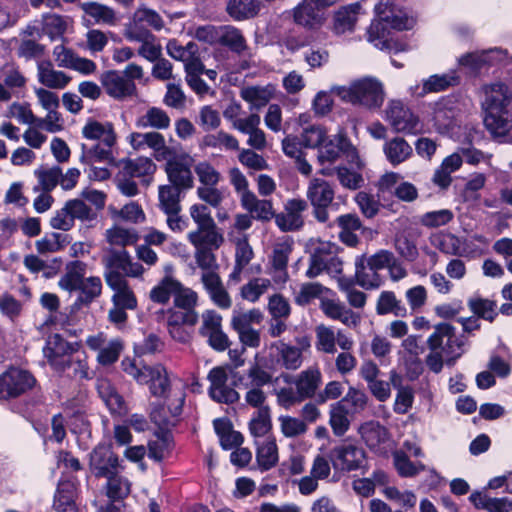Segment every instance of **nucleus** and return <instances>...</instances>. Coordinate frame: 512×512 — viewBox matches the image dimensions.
Listing matches in <instances>:
<instances>
[{
	"label": "nucleus",
	"instance_id": "obj_1",
	"mask_svg": "<svg viewBox=\"0 0 512 512\" xmlns=\"http://www.w3.org/2000/svg\"><path fill=\"white\" fill-rule=\"evenodd\" d=\"M410 9L400 0L380 1L375 6L376 18L371 22L367 33L368 40L375 42V46L388 52H402L407 50V43L393 37L394 31H407L413 29L416 19L411 16Z\"/></svg>",
	"mask_w": 512,
	"mask_h": 512
},
{
	"label": "nucleus",
	"instance_id": "obj_2",
	"mask_svg": "<svg viewBox=\"0 0 512 512\" xmlns=\"http://www.w3.org/2000/svg\"><path fill=\"white\" fill-rule=\"evenodd\" d=\"M511 100L512 93L504 82L492 83L487 87L483 122L493 135L502 136L508 132V106Z\"/></svg>",
	"mask_w": 512,
	"mask_h": 512
},
{
	"label": "nucleus",
	"instance_id": "obj_3",
	"mask_svg": "<svg viewBox=\"0 0 512 512\" xmlns=\"http://www.w3.org/2000/svg\"><path fill=\"white\" fill-rule=\"evenodd\" d=\"M87 264L82 261L69 262L64 274L58 281V286L65 291H78L77 302L80 305H89L102 293V281L97 276L85 278Z\"/></svg>",
	"mask_w": 512,
	"mask_h": 512
},
{
	"label": "nucleus",
	"instance_id": "obj_4",
	"mask_svg": "<svg viewBox=\"0 0 512 512\" xmlns=\"http://www.w3.org/2000/svg\"><path fill=\"white\" fill-rule=\"evenodd\" d=\"M122 365L128 375L138 383L148 385L151 394L157 397H166L173 386L183 384L180 381L171 383L166 368L161 364L137 366L132 361H123Z\"/></svg>",
	"mask_w": 512,
	"mask_h": 512
},
{
	"label": "nucleus",
	"instance_id": "obj_5",
	"mask_svg": "<svg viewBox=\"0 0 512 512\" xmlns=\"http://www.w3.org/2000/svg\"><path fill=\"white\" fill-rule=\"evenodd\" d=\"M265 366L260 355L256 354L254 362L247 370V381L242 383L246 390L244 395L245 403L257 410L269 408L265 405L267 395L263 390V386L271 382L272 375L264 369Z\"/></svg>",
	"mask_w": 512,
	"mask_h": 512
},
{
	"label": "nucleus",
	"instance_id": "obj_6",
	"mask_svg": "<svg viewBox=\"0 0 512 512\" xmlns=\"http://www.w3.org/2000/svg\"><path fill=\"white\" fill-rule=\"evenodd\" d=\"M185 397L184 384L173 386L169 395L164 397V404L151 411L152 421L160 427L174 426L182 413Z\"/></svg>",
	"mask_w": 512,
	"mask_h": 512
},
{
	"label": "nucleus",
	"instance_id": "obj_7",
	"mask_svg": "<svg viewBox=\"0 0 512 512\" xmlns=\"http://www.w3.org/2000/svg\"><path fill=\"white\" fill-rule=\"evenodd\" d=\"M127 142L135 151L150 149L157 161L168 160L173 157L174 152L166 144L165 137L157 132H132L127 136Z\"/></svg>",
	"mask_w": 512,
	"mask_h": 512
},
{
	"label": "nucleus",
	"instance_id": "obj_8",
	"mask_svg": "<svg viewBox=\"0 0 512 512\" xmlns=\"http://www.w3.org/2000/svg\"><path fill=\"white\" fill-rule=\"evenodd\" d=\"M35 382L30 372L12 367L0 375V399L19 397L31 390Z\"/></svg>",
	"mask_w": 512,
	"mask_h": 512
},
{
	"label": "nucleus",
	"instance_id": "obj_9",
	"mask_svg": "<svg viewBox=\"0 0 512 512\" xmlns=\"http://www.w3.org/2000/svg\"><path fill=\"white\" fill-rule=\"evenodd\" d=\"M306 197L313 208L314 217L319 222H326L329 219L327 208L334 199L331 185L324 179L314 177L308 183Z\"/></svg>",
	"mask_w": 512,
	"mask_h": 512
},
{
	"label": "nucleus",
	"instance_id": "obj_10",
	"mask_svg": "<svg viewBox=\"0 0 512 512\" xmlns=\"http://www.w3.org/2000/svg\"><path fill=\"white\" fill-rule=\"evenodd\" d=\"M293 250V242L284 239L275 243L271 254L268 256L267 273L276 285L283 286L289 280L288 262Z\"/></svg>",
	"mask_w": 512,
	"mask_h": 512
},
{
	"label": "nucleus",
	"instance_id": "obj_11",
	"mask_svg": "<svg viewBox=\"0 0 512 512\" xmlns=\"http://www.w3.org/2000/svg\"><path fill=\"white\" fill-rule=\"evenodd\" d=\"M384 102L382 83L373 77L354 80V105L359 104L369 110L379 109Z\"/></svg>",
	"mask_w": 512,
	"mask_h": 512
},
{
	"label": "nucleus",
	"instance_id": "obj_12",
	"mask_svg": "<svg viewBox=\"0 0 512 512\" xmlns=\"http://www.w3.org/2000/svg\"><path fill=\"white\" fill-rule=\"evenodd\" d=\"M307 202L303 199H288L283 210L275 213V224L282 232H293L300 230L304 225V212L307 210Z\"/></svg>",
	"mask_w": 512,
	"mask_h": 512
},
{
	"label": "nucleus",
	"instance_id": "obj_13",
	"mask_svg": "<svg viewBox=\"0 0 512 512\" xmlns=\"http://www.w3.org/2000/svg\"><path fill=\"white\" fill-rule=\"evenodd\" d=\"M89 467L95 477L106 478L119 473L121 465L110 446L98 445L90 454Z\"/></svg>",
	"mask_w": 512,
	"mask_h": 512
},
{
	"label": "nucleus",
	"instance_id": "obj_14",
	"mask_svg": "<svg viewBox=\"0 0 512 512\" xmlns=\"http://www.w3.org/2000/svg\"><path fill=\"white\" fill-rule=\"evenodd\" d=\"M79 349L78 343H69L60 335H51L43 348L45 358L49 364L57 371H66V359Z\"/></svg>",
	"mask_w": 512,
	"mask_h": 512
},
{
	"label": "nucleus",
	"instance_id": "obj_15",
	"mask_svg": "<svg viewBox=\"0 0 512 512\" xmlns=\"http://www.w3.org/2000/svg\"><path fill=\"white\" fill-rule=\"evenodd\" d=\"M386 115L395 132L415 134L418 131L419 117L401 101H391L386 110Z\"/></svg>",
	"mask_w": 512,
	"mask_h": 512
},
{
	"label": "nucleus",
	"instance_id": "obj_16",
	"mask_svg": "<svg viewBox=\"0 0 512 512\" xmlns=\"http://www.w3.org/2000/svg\"><path fill=\"white\" fill-rule=\"evenodd\" d=\"M210 387V397L219 403L231 404L239 400V393L228 386V373L226 368L218 366L210 370L207 376Z\"/></svg>",
	"mask_w": 512,
	"mask_h": 512
},
{
	"label": "nucleus",
	"instance_id": "obj_17",
	"mask_svg": "<svg viewBox=\"0 0 512 512\" xmlns=\"http://www.w3.org/2000/svg\"><path fill=\"white\" fill-rule=\"evenodd\" d=\"M101 84L105 92L116 100L131 98L137 93L135 83L116 70L103 73L101 76Z\"/></svg>",
	"mask_w": 512,
	"mask_h": 512
},
{
	"label": "nucleus",
	"instance_id": "obj_18",
	"mask_svg": "<svg viewBox=\"0 0 512 512\" xmlns=\"http://www.w3.org/2000/svg\"><path fill=\"white\" fill-rule=\"evenodd\" d=\"M284 382L293 384L299 395L305 399L312 398L316 395V391L322 383V374L318 367H309L295 376H283Z\"/></svg>",
	"mask_w": 512,
	"mask_h": 512
},
{
	"label": "nucleus",
	"instance_id": "obj_19",
	"mask_svg": "<svg viewBox=\"0 0 512 512\" xmlns=\"http://www.w3.org/2000/svg\"><path fill=\"white\" fill-rule=\"evenodd\" d=\"M191 157L184 155L180 159L165 160V172L171 185L182 190L191 189L194 185L193 175L190 169Z\"/></svg>",
	"mask_w": 512,
	"mask_h": 512
},
{
	"label": "nucleus",
	"instance_id": "obj_20",
	"mask_svg": "<svg viewBox=\"0 0 512 512\" xmlns=\"http://www.w3.org/2000/svg\"><path fill=\"white\" fill-rule=\"evenodd\" d=\"M201 281L210 299L217 307L226 310L232 306V299L217 273L213 271L203 272Z\"/></svg>",
	"mask_w": 512,
	"mask_h": 512
},
{
	"label": "nucleus",
	"instance_id": "obj_21",
	"mask_svg": "<svg viewBox=\"0 0 512 512\" xmlns=\"http://www.w3.org/2000/svg\"><path fill=\"white\" fill-rule=\"evenodd\" d=\"M321 7H317L311 0H302L294 8V21L305 28H319L325 21V16Z\"/></svg>",
	"mask_w": 512,
	"mask_h": 512
},
{
	"label": "nucleus",
	"instance_id": "obj_22",
	"mask_svg": "<svg viewBox=\"0 0 512 512\" xmlns=\"http://www.w3.org/2000/svg\"><path fill=\"white\" fill-rule=\"evenodd\" d=\"M256 448V464L261 471H268L275 467L279 460L276 439L268 435L262 440H254Z\"/></svg>",
	"mask_w": 512,
	"mask_h": 512
},
{
	"label": "nucleus",
	"instance_id": "obj_23",
	"mask_svg": "<svg viewBox=\"0 0 512 512\" xmlns=\"http://www.w3.org/2000/svg\"><path fill=\"white\" fill-rule=\"evenodd\" d=\"M350 147V141L347 133L343 129H339L333 139L324 142L318 152V161L323 164L325 162H334L341 153L346 152Z\"/></svg>",
	"mask_w": 512,
	"mask_h": 512
},
{
	"label": "nucleus",
	"instance_id": "obj_24",
	"mask_svg": "<svg viewBox=\"0 0 512 512\" xmlns=\"http://www.w3.org/2000/svg\"><path fill=\"white\" fill-rule=\"evenodd\" d=\"M336 246L330 242L319 241L315 246L310 258V265L306 271V276L314 278L320 275L326 266V263L334 258Z\"/></svg>",
	"mask_w": 512,
	"mask_h": 512
},
{
	"label": "nucleus",
	"instance_id": "obj_25",
	"mask_svg": "<svg viewBox=\"0 0 512 512\" xmlns=\"http://www.w3.org/2000/svg\"><path fill=\"white\" fill-rule=\"evenodd\" d=\"M77 487L72 481H61L54 495L53 509L56 512H77Z\"/></svg>",
	"mask_w": 512,
	"mask_h": 512
},
{
	"label": "nucleus",
	"instance_id": "obj_26",
	"mask_svg": "<svg viewBox=\"0 0 512 512\" xmlns=\"http://www.w3.org/2000/svg\"><path fill=\"white\" fill-rule=\"evenodd\" d=\"M37 78L42 85L50 89H63L71 80V77L63 71L55 70L49 61L38 63Z\"/></svg>",
	"mask_w": 512,
	"mask_h": 512
},
{
	"label": "nucleus",
	"instance_id": "obj_27",
	"mask_svg": "<svg viewBox=\"0 0 512 512\" xmlns=\"http://www.w3.org/2000/svg\"><path fill=\"white\" fill-rule=\"evenodd\" d=\"M461 83V77L456 70H451L444 74H433L423 81L420 96L429 93H438L446 91L451 87H456Z\"/></svg>",
	"mask_w": 512,
	"mask_h": 512
},
{
	"label": "nucleus",
	"instance_id": "obj_28",
	"mask_svg": "<svg viewBox=\"0 0 512 512\" xmlns=\"http://www.w3.org/2000/svg\"><path fill=\"white\" fill-rule=\"evenodd\" d=\"M352 410V402L347 398H343L331 407L330 424L334 434L342 436L350 427V411Z\"/></svg>",
	"mask_w": 512,
	"mask_h": 512
},
{
	"label": "nucleus",
	"instance_id": "obj_29",
	"mask_svg": "<svg viewBox=\"0 0 512 512\" xmlns=\"http://www.w3.org/2000/svg\"><path fill=\"white\" fill-rule=\"evenodd\" d=\"M82 135L89 140H98L105 146H114L116 134L111 123L88 121L82 128Z\"/></svg>",
	"mask_w": 512,
	"mask_h": 512
},
{
	"label": "nucleus",
	"instance_id": "obj_30",
	"mask_svg": "<svg viewBox=\"0 0 512 512\" xmlns=\"http://www.w3.org/2000/svg\"><path fill=\"white\" fill-rule=\"evenodd\" d=\"M244 209L252 214L253 218L261 221H269L275 218L273 204L270 200L258 199L254 193H246L241 197Z\"/></svg>",
	"mask_w": 512,
	"mask_h": 512
},
{
	"label": "nucleus",
	"instance_id": "obj_31",
	"mask_svg": "<svg viewBox=\"0 0 512 512\" xmlns=\"http://www.w3.org/2000/svg\"><path fill=\"white\" fill-rule=\"evenodd\" d=\"M362 440L372 451H378L388 439V430L378 421H368L358 428Z\"/></svg>",
	"mask_w": 512,
	"mask_h": 512
},
{
	"label": "nucleus",
	"instance_id": "obj_32",
	"mask_svg": "<svg viewBox=\"0 0 512 512\" xmlns=\"http://www.w3.org/2000/svg\"><path fill=\"white\" fill-rule=\"evenodd\" d=\"M166 49L170 57L184 63L185 71L189 69L190 64L199 65L202 63L199 58L198 46L193 42L183 46L176 40H170Z\"/></svg>",
	"mask_w": 512,
	"mask_h": 512
},
{
	"label": "nucleus",
	"instance_id": "obj_33",
	"mask_svg": "<svg viewBox=\"0 0 512 512\" xmlns=\"http://www.w3.org/2000/svg\"><path fill=\"white\" fill-rule=\"evenodd\" d=\"M112 147L113 146H105L101 142L91 146L82 144L80 162L86 165H92L100 162L108 165H116V159L113 156Z\"/></svg>",
	"mask_w": 512,
	"mask_h": 512
},
{
	"label": "nucleus",
	"instance_id": "obj_34",
	"mask_svg": "<svg viewBox=\"0 0 512 512\" xmlns=\"http://www.w3.org/2000/svg\"><path fill=\"white\" fill-rule=\"evenodd\" d=\"M187 239L193 247L202 246L213 250H217L224 243V236L216 224L213 228L190 231Z\"/></svg>",
	"mask_w": 512,
	"mask_h": 512
},
{
	"label": "nucleus",
	"instance_id": "obj_35",
	"mask_svg": "<svg viewBox=\"0 0 512 512\" xmlns=\"http://www.w3.org/2000/svg\"><path fill=\"white\" fill-rule=\"evenodd\" d=\"M274 88L267 86H246L240 90V97L250 104L251 109L259 110L274 97Z\"/></svg>",
	"mask_w": 512,
	"mask_h": 512
},
{
	"label": "nucleus",
	"instance_id": "obj_36",
	"mask_svg": "<svg viewBox=\"0 0 512 512\" xmlns=\"http://www.w3.org/2000/svg\"><path fill=\"white\" fill-rule=\"evenodd\" d=\"M493 54L506 55L507 51L502 49H490L481 53L468 52L463 54L458 62L461 66L468 67L475 72L481 71L485 66L494 65Z\"/></svg>",
	"mask_w": 512,
	"mask_h": 512
},
{
	"label": "nucleus",
	"instance_id": "obj_37",
	"mask_svg": "<svg viewBox=\"0 0 512 512\" xmlns=\"http://www.w3.org/2000/svg\"><path fill=\"white\" fill-rule=\"evenodd\" d=\"M235 266L230 278L236 282L241 280V274L254 257L247 236L243 235L235 240Z\"/></svg>",
	"mask_w": 512,
	"mask_h": 512
},
{
	"label": "nucleus",
	"instance_id": "obj_38",
	"mask_svg": "<svg viewBox=\"0 0 512 512\" xmlns=\"http://www.w3.org/2000/svg\"><path fill=\"white\" fill-rule=\"evenodd\" d=\"M260 122V116L257 113H251L250 121L239 131L248 135L247 145L257 151H263L267 147L266 134L260 128Z\"/></svg>",
	"mask_w": 512,
	"mask_h": 512
},
{
	"label": "nucleus",
	"instance_id": "obj_39",
	"mask_svg": "<svg viewBox=\"0 0 512 512\" xmlns=\"http://www.w3.org/2000/svg\"><path fill=\"white\" fill-rule=\"evenodd\" d=\"M170 123L171 119L164 110L158 107H150L136 119L135 125L140 129L165 130L169 128Z\"/></svg>",
	"mask_w": 512,
	"mask_h": 512
},
{
	"label": "nucleus",
	"instance_id": "obj_40",
	"mask_svg": "<svg viewBox=\"0 0 512 512\" xmlns=\"http://www.w3.org/2000/svg\"><path fill=\"white\" fill-rule=\"evenodd\" d=\"M123 173L130 177H146L155 173L157 166L149 157L123 159L120 161Z\"/></svg>",
	"mask_w": 512,
	"mask_h": 512
},
{
	"label": "nucleus",
	"instance_id": "obj_41",
	"mask_svg": "<svg viewBox=\"0 0 512 512\" xmlns=\"http://www.w3.org/2000/svg\"><path fill=\"white\" fill-rule=\"evenodd\" d=\"M467 306L474 316L490 323H493L499 314L496 301L481 296L469 298Z\"/></svg>",
	"mask_w": 512,
	"mask_h": 512
},
{
	"label": "nucleus",
	"instance_id": "obj_42",
	"mask_svg": "<svg viewBox=\"0 0 512 512\" xmlns=\"http://www.w3.org/2000/svg\"><path fill=\"white\" fill-rule=\"evenodd\" d=\"M376 313L381 316L393 314L396 317H406L407 309L393 291H382L377 300Z\"/></svg>",
	"mask_w": 512,
	"mask_h": 512
},
{
	"label": "nucleus",
	"instance_id": "obj_43",
	"mask_svg": "<svg viewBox=\"0 0 512 512\" xmlns=\"http://www.w3.org/2000/svg\"><path fill=\"white\" fill-rule=\"evenodd\" d=\"M81 9L86 15L94 19L96 24L113 26L117 22L115 11L98 2H85L81 4Z\"/></svg>",
	"mask_w": 512,
	"mask_h": 512
},
{
	"label": "nucleus",
	"instance_id": "obj_44",
	"mask_svg": "<svg viewBox=\"0 0 512 512\" xmlns=\"http://www.w3.org/2000/svg\"><path fill=\"white\" fill-rule=\"evenodd\" d=\"M384 153L388 161L396 166L411 156L412 148L404 138L395 137L385 143Z\"/></svg>",
	"mask_w": 512,
	"mask_h": 512
},
{
	"label": "nucleus",
	"instance_id": "obj_45",
	"mask_svg": "<svg viewBox=\"0 0 512 512\" xmlns=\"http://www.w3.org/2000/svg\"><path fill=\"white\" fill-rule=\"evenodd\" d=\"M276 348L279 359L278 362L288 370H297L302 365V350L298 347L291 346L279 341L273 345Z\"/></svg>",
	"mask_w": 512,
	"mask_h": 512
},
{
	"label": "nucleus",
	"instance_id": "obj_46",
	"mask_svg": "<svg viewBox=\"0 0 512 512\" xmlns=\"http://www.w3.org/2000/svg\"><path fill=\"white\" fill-rule=\"evenodd\" d=\"M177 279L172 275H165L149 292V299L156 304L165 305L174 295Z\"/></svg>",
	"mask_w": 512,
	"mask_h": 512
},
{
	"label": "nucleus",
	"instance_id": "obj_47",
	"mask_svg": "<svg viewBox=\"0 0 512 512\" xmlns=\"http://www.w3.org/2000/svg\"><path fill=\"white\" fill-rule=\"evenodd\" d=\"M180 188L171 184L161 185L158 188L159 206L163 212H180Z\"/></svg>",
	"mask_w": 512,
	"mask_h": 512
},
{
	"label": "nucleus",
	"instance_id": "obj_48",
	"mask_svg": "<svg viewBox=\"0 0 512 512\" xmlns=\"http://www.w3.org/2000/svg\"><path fill=\"white\" fill-rule=\"evenodd\" d=\"M272 278L257 277L251 279L249 282L241 286L240 296L242 299L255 303L262 295H264L272 286Z\"/></svg>",
	"mask_w": 512,
	"mask_h": 512
},
{
	"label": "nucleus",
	"instance_id": "obj_49",
	"mask_svg": "<svg viewBox=\"0 0 512 512\" xmlns=\"http://www.w3.org/2000/svg\"><path fill=\"white\" fill-rule=\"evenodd\" d=\"M271 430L270 408H260L249 421V431L255 440H262L267 437Z\"/></svg>",
	"mask_w": 512,
	"mask_h": 512
},
{
	"label": "nucleus",
	"instance_id": "obj_50",
	"mask_svg": "<svg viewBox=\"0 0 512 512\" xmlns=\"http://www.w3.org/2000/svg\"><path fill=\"white\" fill-rule=\"evenodd\" d=\"M97 390L109 410L113 413H121L123 399L117 393L111 382L107 379H100L97 382Z\"/></svg>",
	"mask_w": 512,
	"mask_h": 512
},
{
	"label": "nucleus",
	"instance_id": "obj_51",
	"mask_svg": "<svg viewBox=\"0 0 512 512\" xmlns=\"http://www.w3.org/2000/svg\"><path fill=\"white\" fill-rule=\"evenodd\" d=\"M203 145L205 147L224 149L227 151H237L240 149L238 139L223 130L218 131L215 134L206 135L203 138Z\"/></svg>",
	"mask_w": 512,
	"mask_h": 512
},
{
	"label": "nucleus",
	"instance_id": "obj_52",
	"mask_svg": "<svg viewBox=\"0 0 512 512\" xmlns=\"http://www.w3.org/2000/svg\"><path fill=\"white\" fill-rule=\"evenodd\" d=\"M136 38L140 46L137 50V54L149 62H155L161 56L162 47L158 43L156 37L153 34H145L144 37L141 35H133Z\"/></svg>",
	"mask_w": 512,
	"mask_h": 512
},
{
	"label": "nucleus",
	"instance_id": "obj_53",
	"mask_svg": "<svg viewBox=\"0 0 512 512\" xmlns=\"http://www.w3.org/2000/svg\"><path fill=\"white\" fill-rule=\"evenodd\" d=\"M194 172L200 186L218 185L222 181V175L218 169L208 160L199 161L194 165Z\"/></svg>",
	"mask_w": 512,
	"mask_h": 512
},
{
	"label": "nucleus",
	"instance_id": "obj_54",
	"mask_svg": "<svg viewBox=\"0 0 512 512\" xmlns=\"http://www.w3.org/2000/svg\"><path fill=\"white\" fill-rule=\"evenodd\" d=\"M198 302L197 293L189 287L184 286L179 280L173 295V304L176 308L195 311Z\"/></svg>",
	"mask_w": 512,
	"mask_h": 512
},
{
	"label": "nucleus",
	"instance_id": "obj_55",
	"mask_svg": "<svg viewBox=\"0 0 512 512\" xmlns=\"http://www.w3.org/2000/svg\"><path fill=\"white\" fill-rule=\"evenodd\" d=\"M364 256L358 258L355 262L354 284L361 286L366 290L376 289L380 286V279L376 272H366Z\"/></svg>",
	"mask_w": 512,
	"mask_h": 512
},
{
	"label": "nucleus",
	"instance_id": "obj_56",
	"mask_svg": "<svg viewBox=\"0 0 512 512\" xmlns=\"http://www.w3.org/2000/svg\"><path fill=\"white\" fill-rule=\"evenodd\" d=\"M162 312L166 315L167 326H194L199 318L196 311H187L176 308L175 306Z\"/></svg>",
	"mask_w": 512,
	"mask_h": 512
},
{
	"label": "nucleus",
	"instance_id": "obj_57",
	"mask_svg": "<svg viewBox=\"0 0 512 512\" xmlns=\"http://www.w3.org/2000/svg\"><path fill=\"white\" fill-rule=\"evenodd\" d=\"M173 448L172 436L168 433H162L149 443L148 456L156 461H161L170 455Z\"/></svg>",
	"mask_w": 512,
	"mask_h": 512
},
{
	"label": "nucleus",
	"instance_id": "obj_58",
	"mask_svg": "<svg viewBox=\"0 0 512 512\" xmlns=\"http://www.w3.org/2000/svg\"><path fill=\"white\" fill-rule=\"evenodd\" d=\"M227 11L236 20L253 17L258 12V4L255 0H229Z\"/></svg>",
	"mask_w": 512,
	"mask_h": 512
},
{
	"label": "nucleus",
	"instance_id": "obj_59",
	"mask_svg": "<svg viewBox=\"0 0 512 512\" xmlns=\"http://www.w3.org/2000/svg\"><path fill=\"white\" fill-rule=\"evenodd\" d=\"M219 42L240 54L247 49V44L242 33L231 26L224 27L219 34Z\"/></svg>",
	"mask_w": 512,
	"mask_h": 512
},
{
	"label": "nucleus",
	"instance_id": "obj_60",
	"mask_svg": "<svg viewBox=\"0 0 512 512\" xmlns=\"http://www.w3.org/2000/svg\"><path fill=\"white\" fill-rule=\"evenodd\" d=\"M281 433L286 438H295L307 432V424L304 420L289 415H281L278 417Z\"/></svg>",
	"mask_w": 512,
	"mask_h": 512
},
{
	"label": "nucleus",
	"instance_id": "obj_61",
	"mask_svg": "<svg viewBox=\"0 0 512 512\" xmlns=\"http://www.w3.org/2000/svg\"><path fill=\"white\" fill-rule=\"evenodd\" d=\"M105 237L107 242L113 246H127L134 244L138 237L134 230L113 226L106 230Z\"/></svg>",
	"mask_w": 512,
	"mask_h": 512
},
{
	"label": "nucleus",
	"instance_id": "obj_62",
	"mask_svg": "<svg viewBox=\"0 0 512 512\" xmlns=\"http://www.w3.org/2000/svg\"><path fill=\"white\" fill-rule=\"evenodd\" d=\"M106 495L111 500H120L130 493V482L119 473L106 477Z\"/></svg>",
	"mask_w": 512,
	"mask_h": 512
},
{
	"label": "nucleus",
	"instance_id": "obj_63",
	"mask_svg": "<svg viewBox=\"0 0 512 512\" xmlns=\"http://www.w3.org/2000/svg\"><path fill=\"white\" fill-rule=\"evenodd\" d=\"M72 220L89 222L96 219V213L81 199H72L65 203Z\"/></svg>",
	"mask_w": 512,
	"mask_h": 512
},
{
	"label": "nucleus",
	"instance_id": "obj_64",
	"mask_svg": "<svg viewBox=\"0 0 512 512\" xmlns=\"http://www.w3.org/2000/svg\"><path fill=\"white\" fill-rule=\"evenodd\" d=\"M263 320V314L259 309L253 308L246 312H235L231 319L234 330L252 328V324H259Z\"/></svg>",
	"mask_w": 512,
	"mask_h": 512
}]
</instances>
